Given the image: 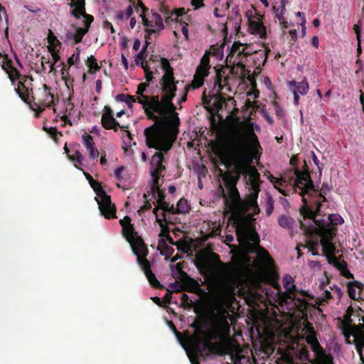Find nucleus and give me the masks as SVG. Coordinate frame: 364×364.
Segmentation results:
<instances>
[{
	"instance_id": "8",
	"label": "nucleus",
	"mask_w": 364,
	"mask_h": 364,
	"mask_svg": "<svg viewBox=\"0 0 364 364\" xmlns=\"http://www.w3.org/2000/svg\"><path fill=\"white\" fill-rule=\"evenodd\" d=\"M190 342L192 350L190 353H188V355L191 364H200L199 358L204 357V354L206 355H222L219 345L212 343L206 338L200 337L198 335L192 336Z\"/></svg>"
},
{
	"instance_id": "45",
	"label": "nucleus",
	"mask_w": 364,
	"mask_h": 364,
	"mask_svg": "<svg viewBox=\"0 0 364 364\" xmlns=\"http://www.w3.org/2000/svg\"><path fill=\"white\" fill-rule=\"evenodd\" d=\"M151 109L159 116H168V112L166 110V105L163 100L152 106Z\"/></svg>"
},
{
	"instance_id": "10",
	"label": "nucleus",
	"mask_w": 364,
	"mask_h": 364,
	"mask_svg": "<svg viewBox=\"0 0 364 364\" xmlns=\"http://www.w3.org/2000/svg\"><path fill=\"white\" fill-rule=\"evenodd\" d=\"M173 146L169 149L164 147L154 148L158 150L151 157L150 161L151 166V175L152 181H154V186L159 183L160 174L165 170V166L163 165L164 161V154L167 153Z\"/></svg>"
},
{
	"instance_id": "11",
	"label": "nucleus",
	"mask_w": 364,
	"mask_h": 364,
	"mask_svg": "<svg viewBox=\"0 0 364 364\" xmlns=\"http://www.w3.org/2000/svg\"><path fill=\"white\" fill-rule=\"evenodd\" d=\"M209 52L206 51L200 60L199 65L196 68L193 80L191 86L193 89H198L204 84L205 77L209 75L210 69Z\"/></svg>"
},
{
	"instance_id": "58",
	"label": "nucleus",
	"mask_w": 364,
	"mask_h": 364,
	"mask_svg": "<svg viewBox=\"0 0 364 364\" xmlns=\"http://www.w3.org/2000/svg\"><path fill=\"white\" fill-rule=\"evenodd\" d=\"M159 96H152L151 97H149V101H146L144 103V107H149L151 108L152 106L156 105L157 102H159Z\"/></svg>"
},
{
	"instance_id": "13",
	"label": "nucleus",
	"mask_w": 364,
	"mask_h": 364,
	"mask_svg": "<svg viewBox=\"0 0 364 364\" xmlns=\"http://www.w3.org/2000/svg\"><path fill=\"white\" fill-rule=\"evenodd\" d=\"M247 175H248V181L250 183L252 190L253 191L252 193L250 194V196L251 198V204H257L258 193L260 191V175L255 167L250 166L249 165L246 174L243 176H245V178H246Z\"/></svg>"
},
{
	"instance_id": "37",
	"label": "nucleus",
	"mask_w": 364,
	"mask_h": 364,
	"mask_svg": "<svg viewBox=\"0 0 364 364\" xmlns=\"http://www.w3.org/2000/svg\"><path fill=\"white\" fill-rule=\"evenodd\" d=\"M282 282L284 287L287 290V298L289 295L296 293L297 290L296 286L294 284V279L291 275L287 274H284Z\"/></svg>"
},
{
	"instance_id": "32",
	"label": "nucleus",
	"mask_w": 364,
	"mask_h": 364,
	"mask_svg": "<svg viewBox=\"0 0 364 364\" xmlns=\"http://www.w3.org/2000/svg\"><path fill=\"white\" fill-rule=\"evenodd\" d=\"M156 220L159 226L161 227V232L159 233V237L161 238L166 237L168 235H169V228L168 227V223L166 220V213H161V218L159 217V214L155 215Z\"/></svg>"
},
{
	"instance_id": "12",
	"label": "nucleus",
	"mask_w": 364,
	"mask_h": 364,
	"mask_svg": "<svg viewBox=\"0 0 364 364\" xmlns=\"http://www.w3.org/2000/svg\"><path fill=\"white\" fill-rule=\"evenodd\" d=\"M215 76L214 77L213 90L216 93H220L223 90H230L228 80L232 70L228 66H222L215 70Z\"/></svg>"
},
{
	"instance_id": "6",
	"label": "nucleus",
	"mask_w": 364,
	"mask_h": 364,
	"mask_svg": "<svg viewBox=\"0 0 364 364\" xmlns=\"http://www.w3.org/2000/svg\"><path fill=\"white\" fill-rule=\"evenodd\" d=\"M305 170L301 171L298 168H295L294 173L296 175V181L294 186V191H300L299 194L302 196L303 205L299 208V213L304 220L306 218H313L315 216V212L309 205V197L313 193H317L316 188L311 179L307 165L305 164Z\"/></svg>"
},
{
	"instance_id": "21",
	"label": "nucleus",
	"mask_w": 364,
	"mask_h": 364,
	"mask_svg": "<svg viewBox=\"0 0 364 364\" xmlns=\"http://www.w3.org/2000/svg\"><path fill=\"white\" fill-rule=\"evenodd\" d=\"M65 153L67 154L69 160L73 162L74 166L78 169L82 170V168L80 166H82V161L84 160V156L82 153L78 149H70L67 144L64 146Z\"/></svg>"
},
{
	"instance_id": "20",
	"label": "nucleus",
	"mask_w": 364,
	"mask_h": 364,
	"mask_svg": "<svg viewBox=\"0 0 364 364\" xmlns=\"http://www.w3.org/2000/svg\"><path fill=\"white\" fill-rule=\"evenodd\" d=\"M229 331L230 326L228 321L225 318H220L216 321L215 328L210 331L208 336L211 339L217 340L228 333Z\"/></svg>"
},
{
	"instance_id": "5",
	"label": "nucleus",
	"mask_w": 364,
	"mask_h": 364,
	"mask_svg": "<svg viewBox=\"0 0 364 364\" xmlns=\"http://www.w3.org/2000/svg\"><path fill=\"white\" fill-rule=\"evenodd\" d=\"M309 220L306 223L302 219L299 220L300 228L309 236L314 233L321 237V245L323 253L327 256L335 254L336 247L332 242L333 239L336 235L337 228H332L329 223H326L323 220H317L314 216L313 218H306Z\"/></svg>"
},
{
	"instance_id": "14",
	"label": "nucleus",
	"mask_w": 364,
	"mask_h": 364,
	"mask_svg": "<svg viewBox=\"0 0 364 364\" xmlns=\"http://www.w3.org/2000/svg\"><path fill=\"white\" fill-rule=\"evenodd\" d=\"M331 190V186L327 183H323L321 186V191L319 192L318 189L316 188L317 193H313L311 197H309V205L314 212H315V218L318 215L320 212L321 208V202L320 198H323V201H326V198L324 195L326 194L327 191Z\"/></svg>"
},
{
	"instance_id": "34",
	"label": "nucleus",
	"mask_w": 364,
	"mask_h": 364,
	"mask_svg": "<svg viewBox=\"0 0 364 364\" xmlns=\"http://www.w3.org/2000/svg\"><path fill=\"white\" fill-rule=\"evenodd\" d=\"M277 222L279 225L289 231L293 230V228L296 223L295 220L289 215L282 214L278 217Z\"/></svg>"
},
{
	"instance_id": "28",
	"label": "nucleus",
	"mask_w": 364,
	"mask_h": 364,
	"mask_svg": "<svg viewBox=\"0 0 364 364\" xmlns=\"http://www.w3.org/2000/svg\"><path fill=\"white\" fill-rule=\"evenodd\" d=\"M287 299H291L294 302V309L296 311H299L302 314H307V311L309 309L310 304L306 299L297 297L296 293L291 295H289Z\"/></svg>"
},
{
	"instance_id": "51",
	"label": "nucleus",
	"mask_w": 364,
	"mask_h": 364,
	"mask_svg": "<svg viewBox=\"0 0 364 364\" xmlns=\"http://www.w3.org/2000/svg\"><path fill=\"white\" fill-rule=\"evenodd\" d=\"M181 306L185 309H192L194 306V304L191 300L186 294H183L181 298Z\"/></svg>"
},
{
	"instance_id": "54",
	"label": "nucleus",
	"mask_w": 364,
	"mask_h": 364,
	"mask_svg": "<svg viewBox=\"0 0 364 364\" xmlns=\"http://www.w3.org/2000/svg\"><path fill=\"white\" fill-rule=\"evenodd\" d=\"M132 13H133L132 6L129 5L126 8V9L124 10V12H122V11L118 12L117 17L119 18H129L132 16Z\"/></svg>"
},
{
	"instance_id": "49",
	"label": "nucleus",
	"mask_w": 364,
	"mask_h": 364,
	"mask_svg": "<svg viewBox=\"0 0 364 364\" xmlns=\"http://www.w3.org/2000/svg\"><path fill=\"white\" fill-rule=\"evenodd\" d=\"M272 179L271 180L272 183H274V187L284 196H287L288 193H286V191L284 189H282L279 188V186H284L286 183V181L283 179L282 178H276L274 176H272Z\"/></svg>"
},
{
	"instance_id": "17",
	"label": "nucleus",
	"mask_w": 364,
	"mask_h": 364,
	"mask_svg": "<svg viewBox=\"0 0 364 364\" xmlns=\"http://www.w3.org/2000/svg\"><path fill=\"white\" fill-rule=\"evenodd\" d=\"M50 87L46 84L43 85V90L41 91L42 95L44 96L43 100H38L36 101V98L32 96L34 105L36 109L39 110V112H42L46 107H50L55 105L54 95L50 92Z\"/></svg>"
},
{
	"instance_id": "22",
	"label": "nucleus",
	"mask_w": 364,
	"mask_h": 364,
	"mask_svg": "<svg viewBox=\"0 0 364 364\" xmlns=\"http://www.w3.org/2000/svg\"><path fill=\"white\" fill-rule=\"evenodd\" d=\"M150 18L154 22V27L155 28H146L145 29V38L151 39L153 34L158 33L160 31L164 28L163 20L161 16L157 13H152Z\"/></svg>"
},
{
	"instance_id": "31",
	"label": "nucleus",
	"mask_w": 364,
	"mask_h": 364,
	"mask_svg": "<svg viewBox=\"0 0 364 364\" xmlns=\"http://www.w3.org/2000/svg\"><path fill=\"white\" fill-rule=\"evenodd\" d=\"M248 27L252 34L259 35L260 38L265 37L266 28L262 21L253 20L248 23Z\"/></svg>"
},
{
	"instance_id": "47",
	"label": "nucleus",
	"mask_w": 364,
	"mask_h": 364,
	"mask_svg": "<svg viewBox=\"0 0 364 364\" xmlns=\"http://www.w3.org/2000/svg\"><path fill=\"white\" fill-rule=\"evenodd\" d=\"M294 90L297 91V93L304 95L307 94L309 91V83L306 81V78H304L301 82H299L296 85V88Z\"/></svg>"
},
{
	"instance_id": "4",
	"label": "nucleus",
	"mask_w": 364,
	"mask_h": 364,
	"mask_svg": "<svg viewBox=\"0 0 364 364\" xmlns=\"http://www.w3.org/2000/svg\"><path fill=\"white\" fill-rule=\"evenodd\" d=\"M131 221L129 216H125L120 220L122 235L130 244L134 254L137 257V262L149 282L153 287L158 288L161 284L151 271L149 261L146 258L149 252L147 247L141 237L137 235Z\"/></svg>"
},
{
	"instance_id": "1",
	"label": "nucleus",
	"mask_w": 364,
	"mask_h": 364,
	"mask_svg": "<svg viewBox=\"0 0 364 364\" xmlns=\"http://www.w3.org/2000/svg\"><path fill=\"white\" fill-rule=\"evenodd\" d=\"M144 109L147 118L154 122V124L146 128L144 132L146 146L149 148L169 149L176 141L178 132L180 119L178 113H173V123H171L168 116L156 114V112L149 107Z\"/></svg>"
},
{
	"instance_id": "57",
	"label": "nucleus",
	"mask_w": 364,
	"mask_h": 364,
	"mask_svg": "<svg viewBox=\"0 0 364 364\" xmlns=\"http://www.w3.org/2000/svg\"><path fill=\"white\" fill-rule=\"evenodd\" d=\"M308 246H309V250L311 252L312 255H318V242L316 240V241H310L309 243H308Z\"/></svg>"
},
{
	"instance_id": "24",
	"label": "nucleus",
	"mask_w": 364,
	"mask_h": 364,
	"mask_svg": "<svg viewBox=\"0 0 364 364\" xmlns=\"http://www.w3.org/2000/svg\"><path fill=\"white\" fill-rule=\"evenodd\" d=\"M101 123L105 129H114V112L110 106H105L102 111Z\"/></svg>"
},
{
	"instance_id": "63",
	"label": "nucleus",
	"mask_w": 364,
	"mask_h": 364,
	"mask_svg": "<svg viewBox=\"0 0 364 364\" xmlns=\"http://www.w3.org/2000/svg\"><path fill=\"white\" fill-rule=\"evenodd\" d=\"M48 41L50 44H55V42H57L58 44L60 43L59 40H58L57 37L53 34L51 30H49Z\"/></svg>"
},
{
	"instance_id": "18",
	"label": "nucleus",
	"mask_w": 364,
	"mask_h": 364,
	"mask_svg": "<svg viewBox=\"0 0 364 364\" xmlns=\"http://www.w3.org/2000/svg\"><path fill=\"white\" fill-rule=\"evenodd\" d=\"M3 58L1 68L8 74L12 84H14L17 79L21 77L20 72L13 65L12 60L9 58L7 54L1 55L0 57Z\"/></svg>"
},
{
	"instance_id": "64",
	"label": "nucleus",
	"mask_w": 364,
	"mask_h": 364,
	"mask_svg": "<svg viewBox=\"0 0 364 364\" xmlns=\"http://www.w3.org/2000/svg\"><path fill=\"white\" fill-rule=\"evenodd\" d=\"M332 298L331 291L326 290L323 293V297L320 301V305H324V303H327L328 300Z\"/></svg>"
},
{
	"instance_id": "39",
	"label": "nucleus",
	"mask_w": 364,
	"mask_h": 364,
	"mask_svg": "<svg viewBox=\"0 0 364 364\" xmlns=\"http://www.w3.org/2000/svg\"><path fill=\"white\" fill-rule=\"evenodd\" d=\"M158 249L163 255L169 257L173 255L174 250L172 247L169 246L165 238H160L158 242Z\"/></svg>"
},
{
	"instance_id": "7",
	"label": "nucleus",
	"mask_w": 364,
	"mask_h": 364,
	"mask_svg": "<svg viewBox=\"0 0 364 364\" xmlns=\"http://www.w3.org/2000/svg\"><path fill=\"white\" fill-rule=\"evenodd\" d=\"M343 334L348 343L350 336L355 340H360L364 344V311L360 307H348L343 316Z\"/></svg>"
},
{
	"instance_id": "35",
	"label": "nucleus",
	"mask_w": 364,
	"mask_h": 364,
	"mask_svg": "<svg viewBox=\"0 0 364 364\" xmlns=\"http://www.w3.org/2000/svg\"><path fill=\"white\" fill-rule=\"evenodd\" d=\"M70 6L73 8L70 14L75 18H78L79 15L85 9V0H71Z\"/></svg>"
},
{
	"instance_id": "29",
	"label": "nucleus",
	"mask_w": 364,
	"mask_h": 364,
	"mask_svg": "<svg viewBox=\"0 0 364 364\" xmlns=\"http://www.w3.org/2000/svg\"><path fill=\"white\" fill-rule=\"evenodd\" d=\"M136 11L139 13V16L141 18L143 25L146 27V28H154V22L152 21V19L149 17L146 16V13L149 12V9H147L142 2L138 3V6L136 8Z\"/></svg>"
},
{
	"instance_id": "52",
	"label": "nucleus",
	"mask_w": 364,
	"mask_h": 364,
	"mask_svg": "<svg viewBox=\"0 0 364 364\" xmlns=\"http://www.w3.org/2000/svg\"><path fill=\"white\" fill-rule=\"evenodd\" d=\"M242 46V44L240 42L236 43L235 42L233 45L232 46L230 55L233 56L235 54H237V55H241L244 53V49L242 48L240 50V48Z\"/></svg>"
},
{
	"instance_id": "23",
	"label": "nucleus",
	"mask_w": 364,
	"mask_h": 364,
	"mask_svg": "<svg viewBox=\"0 0 364 364\" xmlns=\"http://www.w3.org/2000/svg\"><path fill=\"white\" fill-rule=\"evenodd\" d=\"M82 143L89 153V158L91 160H95L99 156V151L95 146L93 138L86 132L82 135Z\"/></svg>"
},
{
	"instance_id": "44",
	"label": "nucleus",
	"mask_w": 364,
	"mask_h": 364,
	"mask_svg": "<svg viewBox=\"0 0 364 364\" xmlns=\"http://www.w3.org/2000/svg\"><path fill=\"white\" fill-rule=\"evenodd\" d=\"M86 65L89 68V72L90 73H94L99 70L100 68L97 64V59L94 55H90L87 58L86 60Z\"/></svg>"
},
{
	"instance_id": "9",
	"label": "nucleus",
	"mask_w": 364,
	"mask_h": 364,
	"mask_svg": "<svg viewBox=\"0 0 364 364\" xmlns=\"http://www.w3.org/2000/svg\"><path fill=\"white\" fill-rule=\"evenodd\" d=\"M80 171H82L90 186L96 193L95 199L98 204L100 214L107 219L114 218V204L112 203L111 196L107 194L101 183L95 181L90 173L85 172L82 168Z\"/></svg>"
},
{
	"instance_id": "19",
	"label": "nucleus",
	"mask_w": 364,
	"mask_h": 364,
	"mask_svg": "<svg viewBox=\"0 0 364 364\" xmlns=\"http://www.w3.org/2000/svg\"><path fill=\"white\" fill-rule=\"evenodd\" d=\"M28 79L31 81L33 80L32 77L21 75V77L18 79V86L15 88L16 92L20 98L27 104L29 103L30 95L33 92L32 88L30 89L28 86L26 85Z\"/></svg>"
},
{
	"instance_id": "15",
	"label": "nucleus",
	"mask_w": 364,
	"mask_h": 364,
	"mask_svg": "<svg viewBox=\"0 0 364 364\" xmlns=\"http://www.w3.org/2000/svg\"><path fill=\"white\" fill-rule=\"evenodd\" d=\"M151 193L154 198L157 199L156 203L158 204L153 210L154 214H159V209H161L163 210L162 213H166L169 208L170 204L165 201V192L162 189H160L159 183L154 186V181H152L151 186Z\"/></svg>"
},
{
	"instance_id": "16",
	"label": "nucleus",
	"mask_w": 364,
	"mask_h": 364,
	"mask_svg": "<svg viewBox=\"0 0 364 364\" xmlns=\"http://www.w3.org/2000/svg\"><path fill=\"white\" fill-rule=\"evenodd\" d=\"M81 16L83 17L82 24L83 27H78L76 28L75 32L73 33V39L75 43H79L82 41L83 36L88 32L91 23L94 21V17L87 14L84 9V12H82L76 19H80Z\"/></svg>"
},
{
	"instance_id": "62",
	"label": "nucleus",
	"mask_w": 364,
	"mask_h": 364,
	"mask_svg": "<svg viewBox=\"0 0 364 364\" xmlns=\"http://www.w3.org/2000/svg\"><path fill=\"white\" fill-rule=\"evenodd\" d=\"M148 86H149V84L146 82L140 83L138 85L136 94L138 95H142V94H144V92L146 91Z\"/></svg>"
},
{
	"instance_id": "40",
	"label": "nucleus",
	"mask_w": 364,
	"mask_h": 364,
	"mask_svg": "<svg viewBox=\"0 0 364 364\" xmlns=\"http://www.w3.org/2000/svg\"><path fill=\"white\" fill-rule=\"evenodd\" d=\"M314 364H334L333 357L330 355H327L324 350L316 353Z\"/></svg>"
},
{
	"instance_id": "61",
	"label": "nucleus",
	"mask_w": 364,
	"mask_h": 364,
	"mask_svg": "<svg viewBox=\"0 0 364 364\" xmlns=\"http://www.w3.org/2000/svg\"><path fill=\"white\" fill-rule=\"evenodd\" d=\"M275 106V114L279 119H282L284 117L283 109L277 104L274 103Z\"/></svg>"
},
{
	"instance_id": "60",
	"label": "nucleus",
	"mask_w": 364,
	"mask_h": 364,
	"mask_svg": "<svg viewBox=\"0 0 364 364\" xmlns=\"http://www.w3.org/2000/svg\"><path fill=\"white\" fill-rule=\"evenodd\" d=\"M186 14V9L184 8H179L175 9L172 13L171 16H175V21H178V18L179 16H182Z\"/></svg>"
},
{
	"instance_id": "38",
	"label": "nucleus",
	"mask_w": 364,
	"mask_h": 364,
	"mask_svg": "<svg viewBox=\"0 0 364 364\" xmlns=\"http://www.w3.org/2000/svg\"><path fill=\"white\" fill-rule=\"evenodd\" d=\"M188 283L191 286L188 288H183V287L178 282H176L170 284V288L173 292H181L183 290L191 291L198 286V283L193 279L188 277Z\"/></svg>"
},
{
	"instance_id": "43",
	"label": "nucleus",
	"mask_w": 364,
	"mask_h": 364,
	"mask_svg": "<svg viewBox=\"0 0 364 364\" xmlns=\"http://www.w3.org/2000/svg\"><path fill=\"white\" fill-rule=\"evenodd\" d=\"M192 328H194L195 331H196V333L193 336H199L200 337H203V338H206L207 339H208V338L207 337V333H205L203 330H202V324H201V322L198 319L196 318L190 326Z\"/></svg>"
},
{
	"instance_id": "56",
	"label": "nucleus",
	"mask_w": 364,
	"mask_h": 364,
	"mask_svg": "<svg viewBox=\"0 0 364 364\" xmlns=\"http://www.w3.org/2000/svg\"><path fill=\"white\" fill-rule=\"evenodd\" d=\"M274 210V200L272 197H269L267 198L266 205H265V212L267 215L269 216Z\"/></svg>"
},
{
	"instance_id": "25",
	"label": "nucleus",
	"mask_w": 364,
	"mask_h": 364,
	"mask_svg": "<svg viewBox=\"0 0 364 364\" xmlns=\"http://www.w3.org/2000/svg\"><path fill=\"white\" fill-rule=\"evenodd\" d=\"M364 289L363 283L358 281L348 282L347 283V291L349 297L355 301H359L360 292Z\"/></svg>"
},
{
	"instance_id": "55",
	"label": "nucleus",
	"mask_w": 364,
	"mask_h": 364,
	"mask_svg": "<svg viewBox=\"0 0 364 364\" xmlns=\"http://www.w3.org/2000/svg\"><path fill=\"white\" fill-rule=\"evenodd\" d=\"M356 343V350L358 353L360 360L362 361V363L364 364V344L362 343L360 340H355Z\"/></svg>"
},
{
	"instance_id": "46",
	"label": "nucleus",
	"mask_w": 364,
	"mask_h": 364,
	"mask_svg": "<svg viewBox=\"0 0 364 364\" xmlns=\"http://www.w3.org/2000/svg\"><path fill=\"white\" fill-rule=\"evenodd\" d=\"M228 191L229 197L232 202L235 205H240L242 203V200L237 187H235V188H233L228 189Z\"/></svg>"
},
{
	"instance_id": "41",
	"label": "nucleus",
	"mask_w": 364,
	"mask_h": 364,
	"mask_svg": "<svg viewBox=\"0 0 364 364\" xmlns=\"http://www.w3.org/2000/svg\"><path fill=\"white\" fill-rule=\"evenodd\" d=\"M317 220H320L319 219H316ZM321 220H323L321 219ZM326 223H329L330 225L333 228H337L336 226L338 225H341L344 220L343 218L338 214H331L328 215V221H326L323 220Z\"/></svg>"
},
{
	"instance_id": "53",
	"label": "nucleus",
	"mask_w": 364,
	"mask_h": 364,
	"mask_svg": "<svg viewBox=\"0 0 364 364\" xmlns=\"http://www.w3.org/2000/svg\"><path fill=\"white\" fill-rule=\"evenodd\" d=\"M151 39H146V42H145V45L143 46L142 49L141 50V51L137 54L136 55V58L141 60V62H144V60L146 59V48L149 46V44L150 43V41Z\"/></svg>"
},
{
	"instance_id": "36",
	"label": "nucleus",
	"mask_w": 364,
	"mask_h": 364,
	"mask_svg": "<svg viewBox=\"0 0 364 364\" xmlns=\"http://www.w3.org/2000/svg\"><path fill=\"white\" fill-rule=\"evenodd\" d=\"M175 95L171 94V95H164L163 97V101L165 103L166 105V110L168 112V109L172 112L171 114L168 112V117L169 118L171 123H173V113L176 112L175 110L176 109V107L175 105L172 102L173 99L175 97Z\"/></svg>"
},
{
	"instance_id": "48",
	"label": "nucleus",
	"mask_w": 364,
	"mask_h": 364,
	"mask_svg": "<svg viewBox=\"0 0 364 364\" xmlns=\"http://www.w3.org/2000/svg\"><path fill=\"white\" fill-rule=\"evenodd\" d=\"M116 100L119 102H125L128 107L130 108L132 103L136 102V99L133 96L127 95L124 94H119L116 97Z\"/></svg>"
},
{
	"instance_id": "30",
	"label": "nucleus",
	"mask_w": 364,
	"mask_h": 364,
	"mask_svg": "<svg viewBox=\"0 0 364 364\" xmlns=\"http://www.w3.org/2000/svg\"><path fill=\"white\" fill-rule=\"evenodd\" d=\"M190 207L188 201L184 198H181L175 208L173 205H170L166 212L171 214H181L188 213Z\"/></svg>"
},
{
	"instance_id": "27",
	"label": "nucleus",
	"mask_w": 364,
	"mask_h": 364,
	"mask_svg": "<svg viewBox=\"0 0 364 364\" xmlns=\"http://www.w3.org/2000/svg\"><path fill=\"white\" fill-rule=\"evenodd\" d=\"M117 127H119L122 129H123L124 133L122 136V139L123 142V149L125 151H128V149L130 148L132 144H135V142L133 141V138L132 137V134L128 130V125H122L120 126L118 122L115 119V132L117 130Z\"/></svg>"
},
{
	"instance_id": "59",
	"label": "nucleus",
	"mask_w": 364,
	"mask_h": 364,
	"mask_svg": "<svg viewBox=\"0 0 364 364\" xmlns=\"http://www.w3.org/2000/svg\"><path fill=\"white\" fill-rule=\"evenodd\" d=\"M50 52L51 53L53 63L50 64V67L51 70L54 69L55 64L60 60V55L55 51L53 48H49Z\"/></svg>"
},
{
	"instance_id": "2",
	"label": "nucleus",
	"mask_w": 364,
	"mask_h": 364,
	"mask_svg": "<svg viewBox=\"0 0 364 364\" xmlns=\"http://www.w3.org/2000/svg\"><path fill=\"white\" fill-rule=\"evenodd\" d=\"M237 239L247 252L256 253L258 262L264 268H271L274 259L264 247L259 245V236L253 224L246 218L237 215L233 218Z\"/></svg>"
},
{
	"instance_id": "50",
	"label": "nucleus",
	"mask_w": 364,
	"mask_h": 364,
	"mask_svg": "<svg viewBox=\"0 0 364 364\" xmlns=\"http://www.w3.org/2000/svg\"><path fill=\"white\" fill-rule=\"evenodd\" d=\"M43 130L46 131L50 135V136L55 142H58V135H61V133L58 132L57 128L55 127H51L48 128L44 126Z\"/></svg>"
},
{
	"instance_id": "26",
	"label": "nucleus",
	"mask_w": 364,
	"mask_h": 364,
	"mask_svg": "<svg viewBox=\"0 0 364 364\" xmlns=\"http://www.w3.org/2000/svg\"><path fill=\"white\" fill-rule=\"evenodd\" d=\"M161 85L162 90L165 92V95H175L177 90L176 83L178 81L175 80L174 76H168L166 78H164V76L161 77Z\"/></svg>"
},
{
	"instance_id": "42",
	"label": "nucleus",
	"mask_w": 364,
	"mask_h": 364,
	"mask_svg": "<svg viewBox=\"0 0 364 364\" xmlns=\"http://www.w3.org/2000/svg\"><path fill=\"white\" fill-rule=\"evenodd\" d=\"M161 68L164 70L165 73L163 76L164 78L168 77V76L173 75V69L171 66V64L167 58H161Z\"/></svg>"
},
{
	"instance_id": "3",
	"label": "nucleus",
	"mask_w": 364,
	"mask_h": 364,
	"mask_svg": "<svg viewBox=\"0 0 364 364\" xmlns=\"http://www.w3.org/2000/svg\"><path fill=\"white\" fill-rule=\"evenodd\" d=\"M230 159L236 170L235 175L225 173L223 179L227 189L235 188L241 175H245L252 156L246 136L242 134H233L230 139Z\"/></svg>"
},
{
	"instance_id": "33",
	"label": "nucleus",
	"mask_w": 364,
	"mask_h": 364,
	"mask_svg": "<svg viewBox=\"0 0 364 364\" xmlns=\"http://www.w3.org/2000/svg\"><path fill=\"white\" fill-rule=\"evenodd\" d=\"M310 332L311 333L306 337V341L311 346L312 351L316 355L323 349L321 346L317 338L316 337L313 328H311Z\"/></svg>"
}]
</instances>
